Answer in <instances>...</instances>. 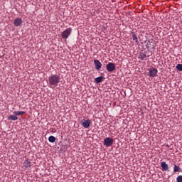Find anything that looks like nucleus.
I'll return each mask as SVG.
<instances>
[{
    "label": "nucleus",
    "instance_id": "6e6552de",
    "mask_svg": "<svg viewBox=\"0 0 182 182\" xmlns=\"http://www.w3.org/2000/svg\"><path fill=\"white\" fill-rule=\"evenodd\" d=\"M94 65L96 70H100L102 68V63L99 60H94Z\"/></svg>",
    "mask_w": 182,
    "mask_h": 182
},
{
    "label": "nucleus",
    "instance_id": "6ab92c4d",
    "mask_svg": "<svg viewBox=\"0 0 182 182\" xmlns=\"http://www.w3.org/2000/svg\"><path fill=\"white\" fill-rule=\"evenodd\" d=\"M177 70H179L180 72H182V64H178L176 65Z\"/></svg>",
    "mask_w": 182,
    "mask_h": 182
},
{
    "label": "nucleus",
    "instance_id": "f03ea898",
    "mask_svg": "<svg viewBox=\"0 0 182 182\" xmlns=\"http://www.w3.org/2000/svg\"><path fill=\"white\" fill-rule=\"evenodd\" d=\"M151 55H153V53L151 50H149L146 51L142 50V51H140L138 58L141 60H147L151 56Z\"/></svg>",
    "mask_w": 182,
    "mask_h": 182
},
{
    "label": "nucleus",
    "instance_id": "1a4fd4ad",
    "mask_svg": "<svg viewBox=\"0 0 182 182\" xmlns=\"http://www.w3.org/2000/svg\"><path fill=\"white\" fill-rule=\"evenodd\" d=\"M23 166L25 168H30V167H32V162L29 159H26L23 163Z\"/></svg>",
    "mask_w": 182,
    "mask_h": 182
},
{
    "label": "nucleus",
    "instance_id": "f8f14e48",
    "mask_svg": "<svg viewBox=\"0 0 182 182\" xmlns=\"http://www.w3.org/2000/svg\"><path fill=\"white\" fill-rule=\"evenodd\" d=\"M103 79H105V77L103 76H100V77H96L95 79V82L97 84L102 83V82L103 81Z\"/></svg>",
    "mask_w": 182,
    "mask_h": 182
},
{
    "label": "nucleus",
    "instance_id": "f257e3e1",
    "mask_svg": "<svg viewBox=\"0 0 182 182\" xmlns=\"http://www.w3.org/2000/svg\"><path fill=\"white\" fill-rule=\"evenodd\" d=\"M60 82V75H53L49 77L48 83L50 86H58V84Z\"/></svg>",
    "mask_w": 182,
    "mask_h": 182
},
{
    "label": "nucleus",
    "instance_id": "f3484780",
    "mask_svg": "<svg viewBox=\"0 0 182 182\" xmlns=\"http://www.w3.org/2000/svg\"><path fill=\"white\" fill-rule=\"evenodd\" d=\"M133 41L136 42V44H139V39L137 38V36L136 34L132 35Z\"/></svg>",
    "mask_w": 182,
    "mask_h": 182
},
{
    "label": "nucleus",
    "instance_id": "dca6fc26",
    "mask_svg": "<svg viewBox=\"0 0 182 182\" xmlns=\"http://www.w3.org/2000/svg\"><path fill=\"white\" fill-rule=\"evenodd\" d=\"M180 170H181L180 166H177L176 164H174V168H173L174 173H178Z\"/></svg>",
    "mask_w": 182,
    "mask_h": 182
},
{
    "label": "nucleus",
    "instance_id": "0eeeda50",
    "mask_svg": "<svg viewBox=\"0 0 182 182\" xmlns=\"http://www.w3.org/2000/svg\"><path fill=\"white\" fill-rule=\"evenodd\" d=\"M149 70V76L150 77H156L157 76V73H159V70L156 68H151Z\"/></svg>",
    "mask_w": 182,
    "mask_h": 182
},
{
    "label": "nucleus",
    "instance_id": "20e7f679",
    "mask_svg": "<svg viewBox=\"0 0 182 182\" xmlns=\"http://www.w3.org/2000/svg\"><path fill=\"white\" fill-rule=\"evenodd\" d=\"M71 33H72V28H68L64 31H63L61 36L63 39H68V38L70 36Z\"/></svg>",
    "mask_w": 182,
    "mask_h": 182
},
{
    "label": "nucleus",
    "instance_id": "9b49d317",
    "mask_svg": "<svg viewBox=\"0 0 182 182\" xmlns=\"http://www.w3.org/2000/svg\"><path fill=\"white\" fill-rule=\"evenodd\" d=\"M22 18H17L14 20V26H16V27L18 26H21V25H22Z\"/></svg>",
    "mask_w": 182,
    "mask_h": 182
},
{
    "label": "nucleus",
    "instance_id": "2eb2a0df",
    "mask_svg": "<svg viewBox=\"0 0 182 182\" xmlns=\"http://www.w3.org/2000/svg\"><path fill=\"white\" fill-rule=\"evenodd\" d=\"M48 141H50V143H55V141H56V138L54 136H50Z\"/></svg>",
    "mask_w": 182,
    "mask_h": 182
},
{
    "label": "nucleus",
    "instance_id": "aec40b11",
    "mask_svg": "<svg viewBox=\"0 0 182 182\" xmlns=\"http://www.w3.org/2000/svg\"><path fill=\"white\" fill-rule=\"evenodd\" d=\"M176 181L177 182H182V176L179 175L177 178H176Z\"/></svg>",
    "mask_w": 182,
    "mask_h": 182
},
{
    "label": "nucleus",
    "instance_id": "9d476101",
    "mask_svg": "<svg viewBox=\"0 0 182 182\" xmlns=\"http://www.w3.org/2000/svg\"><path fill=\"white\" fill-rule=\"evenodd\" d=\"M161 167L162 168V171H168V165L166 164L165 161H162L161 163Z\"/></svg>",
    "mask_w": 182,
    "mask_h": 182
},
{
    "label": "nucleus",
    "instance_id": "ddd939ff",
    "mask_svg": "<svg viewBox=\"0 0 182 182\" xmlns=\"http://www.w3.org/2000/svg\"><path fill=\"white\" fill-rule=\"evenodd\" d=\"M8 120H13L14 122L18 120V117L16 115H9L8 117Z\"/></svg>",
    "mask_w": 182,
    "mask_h": 182
},
{
    "label": "nucleus",
    "instance_id": "423d86ee",
    "mask_svg": "<svg viewBox=\"0 0 182 182\" xmlns=\"http://www.w3.org/2000/svg\"><path fill=\"white\" fill-rule=\"evenodd\" d=\"M80 123L81 126L85 127V129H89L90 127V119H82Z\"/></svg>",
    "mask_w": 182,
    "mask_h": 182
},
{
    "label": "nucleus",
    "instance_id": "4468645a",
    "mask_svg": "<svg viewBox=\"0 0 182 182\" xmlns=\"http://www.w3.org/2000/svg\"><path fill=\"white\" fill-rule=\"evenodd\" d=\"M14 114H15L16 116H21L22 114H25V112H23V111H14Z\"/></svg>",
    "mask_w": 182,
    "mask_h": 182
},
{
    "label": "nucleus",
    "instance_id": "39448f33",
    "mask_svg": "<svg viewBox=\"0 0 182 182\" xmlns=\"http://www.w3.org/2000/svg\"><path fill=\"white\" fill-rule=\"evenodd\" d=\"M106 68L108 72H114V70H116V64L113 63H109L106 65Z\"/></svg>",
    "mask_w": 182,
    "mask_h": 182
},
{
    "label": "nucleus",
    "instance_id": "a211bd4d",
    "mask_svg": "<svg viewBox=\"0 0 182 182\" xmlns=\"http://www.w3.org/2000/svg\"><path fill=\"white\" fill-rule=\"evenodd\" d=\"M146 48H148L147 50H150L149 49H154V45L151 46V43H148L146 44Z\"/></svg>",
    "mask_w": 182,
    "mask_h": 182
},
{
    "label": "nucleus",
    "instance_id": "7ed1b4c3",
    "mask_svg": "<svg viewBox=\"0 0 182 182\" xmlns=\"http://www.w3.org/2000/svg\"><path fill=\"white\" fill-rule=\"evenodd\" d=\"M114 140H113V138L112 137H106L104 139L103 144L105 147H110L113 146V142Z\"/></svg>",
    "mask_w": 182,
    "mask_h": 182
}]
</instances>
